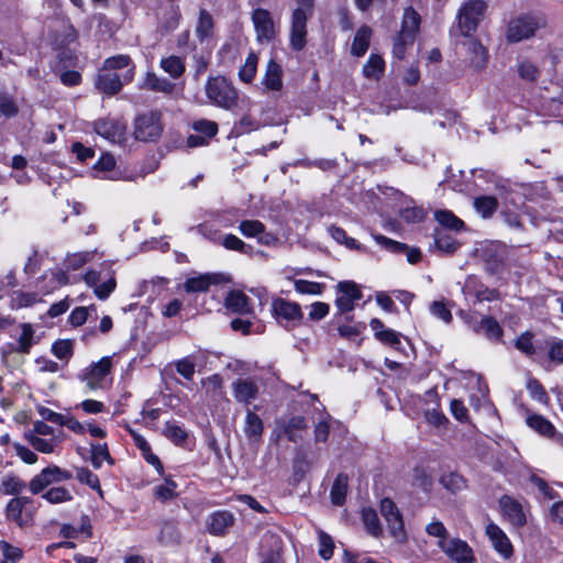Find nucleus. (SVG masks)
Instances as JSON below:
<instances>
[{
	"label": "nucleus",
	"instance_id": "obj_1",
	"mask_svg": "<svg viewBox=\"0 0 563 563\" xmlns=\"http://www.w3.org/2000/svg\"><path fill=\"white\" fill-rule=\"evenodd\" d=\"M487 3L482 0L465 1L456 13V24L451 27L452 36L472 35L483 20Z\"/></svg>",
	"mask_w": 563,
	"mask_h": 563
},
{
	"label": "nucleus",
	"instance_id": "obj_2",
	"mask_svg": "<svg viewBox=\"0 0 563 563\" xmlns=\"http://www.w3.org/2000/svg\"><path fill=\"white\" fill-rule=\"evenodd\" d=\"M316 0H296L291 12L289 43L295 51H301L306 45L307 22L313 14Z\"/></svg>",
	"mask_w": 563,
	"mask_h": 563
},
{
	"label": "nucleus",
	"instance_id": "obj_3",
	"mask_svg": "<svg viewBox=\"0 0 563 563\" xmlns=\"http://www.w3.org/2000/svg\"><path fill=\"white\" fill-rule=\"evenodd\" d=\"M206 96L210 103L230 110L238 104V91L223 76L210 77L205 86Z\"/></svg>",
	"mask_w": 563,
	"mask_h": 563
},
{
	"label": "nucleus",
	"instance_id": "obj_4",
	"mask_svg": "<svg viewBox=\"0 0 563 563\" xmlns=\"http://www.w3.org/2000/svg\"><path fill=\"white\" fill-rule=\"evenodd\" d=\"M545 25L547 22L542 16L522 14L508 22L505 36L509 43H519L533 37L537 31Z\"/></svg>",
	"mask_w": 563,
	"mask_h": 563
},
{
	"label": "nucleus",
	"instance_id": "obj_5",
	"mask_svg": "<svg viewBox=\"0 0 563 563\" xmlns=\"http://www.w3.org/2000/svg\"><path fill=\"white\" fill-rule=\"evenodd\" d=\"M476 300L473 303L471 327L477 332L485 334L487 338L493 333V319L488 316L493 299V291L488 288L477 289L475 292Z\"/></svg>",
	"mask_w": 563,
	"mask_h": 563
},
{
	"label": "nucleus",
	"instance_id": "obj_6",
	"mask_svg": "<svg viewBox=\"0 0 563 563\" xmlns=\"http://www.w3.org/2000/svg\"><path fill=\"white\" fill-rule=\"evenodd\" d=\"M161 121L162 114L157 111H151L137 117L134 123L135 139L144 142L156 141L163 132Z\"/></svg>",
	"mask_w": 563,
	"mask_h": 563
},
{
	"label": "nucleus",
	"instance_id": "obj_7",
	"mask_svg": "<svg viewBox=\"0 0 563 563\" xmlns=\"http://www.w3.org/2000/svg\"><path fill=\"white\" fill-rule=\"evenodd\" d=\"M379 510L387 523L390 536L399 543L407 540L404 519L400 510L390 498H384L380 501Z\"/></svg>",
	"mask_w": 563,
	"mask_h": 563
},
{
	"label": "nucleus",
	"instance_id": "obj_8",
	"mask_svg": "<svg viewBox=\"0 0 563 563\" xmlns=\"http://www.w3.org/2000/svg\"><path fill=\"white\" fill-rule=\"evenodd\" d=\"M73 477L71 473L67 470H63L57 465H51L41 471L35 475L29 483V488L32 494H40L47 486L68 481Z\"/></svg>",
	"mask_w": 563,
	"mask_h": 563
},
{
	"label": "nucleus",
	"instance_id": "obj_9",
	"mask_svg": "<svg viewBox=\"0 0 563 563\" xmlns=\"http://www.w3.org/2000/svg\"><path fill=\"white\" fill-rule=\"evenodd\" d=\"M251 20L255 30L256 41L261 44L272 42L277 34V26L272 13L263 8L253 10Z\"/></svg>",
	"mask_w": 563,
	"mask_h": 563
},
{
	"label": "nucleus",
	"instance_id": "obj_10",
	"mask_svg": "<svg viewBox=\"0 0 563 563\" xmlns=\"http://www.w3.org/2000/svg\"><path fill=\"white\" fill-rule=\"evenodd\" d=\"M499 512L504 520L514 527H523L527 523V514L522 504L511 496L499 499Z\"/></svg>",
	"mask_w": 563,
	"mask_h": 563
},
{
	"label": "nucleus",
	"instance_id": "obj_11",
	"mask_svg": "<svg viewBox=\"0 0 563 563\" xmlns=\"http://www.w3.org/2000/svg\"><path fill=\"white\" fill-rule=\"evenodd\" d=\"M438 547L455 563H471L473 561V551L463 540H438Z\"/></svg>",
	"mask_w": 563,
	"mask_h": 563
},
{
	"label": "nucleus",
	"instance_id": "obj_12",
	"mask_svg": "<svg viewBox=\"0 0 563 563\" xmlns=\"http://www.w3.org/2000/svg\"><path fill=\"white\" fill-rule=\"evenodd\" d=\"M230 282L231 278L227 274L208 273L188 278L184 284V288L187 292H203L207 291L211 285L225 284Z\"/></svg>",
	"mask_w": 563,
	"mask_h": 563
},
{
	"label": "nucleus",
	"instance_id": "obj_13",
	"mask_svg": "<svg viewBox=\"0 0 563 563\" xmlns=\"http://www.w3.org/2000/svg\"><path fill=\"white\" fill-rule=\"evenodd\" d=\"M126 126L115 119H99L95 122V131L111 143H122L125 140Z\"/></svg>",
	"mask_w": 563,
	"mask_h": 563
},
{
	"label": "nucleus",
	"instance_id": "obj_14",
	"mask_svg": "<svg viewBox=\"0 0 563 563\" xmlns=\"http://www.w3.org/2000/svg\"><path fill=\"white\" fill-rule=\"evenodd\" d=\"M123 76L115 71L106 70L101 67L95 79L96 88L104 95L113 96L118 93L123 86Z\"/></svg>",
	"mask_w": 563,
	"mask_h": 563
},
{
	"label": "nucleus",
	"instance_id": "obj_15",
	"mask_svg": "<svg viewBox=\"0 0 563 563\" xmlns=\"http://www.w3.org/2000/svg\"><path fill=\"white\" fill-rule=\"evenodd\" d=\"M272 310L279 322L295 323L302 319L300 306L283 298L273 301Z\"/></svg>",
	"mask_w": 563,
	"mask_h": 563
},
{
	"label": "nucleus",
	"instance_id": "obj_16",
	"mask_svg": "<svg viewBox=\"0 0 563 563\" xmlns=\"http://www.w3.org/2000/svg\"><path fill=\"white\" fill-rule=\"evenodd\" d=\"M234 398L239 402L250 404L258 395L257 384L249 378H239L232 384Z\"/></svg>",
	"mask_w": 563,
	"mask_h": 563
},
{
	"label": "nucleus",
	"instance_id": "obj_17",
	"mask_svg": "<svg viewBox=\"0 0 563 563\" xmlns=\"http://www.w3.org/2000/svg\"><path fill=\"white\" fill-rule=\"evenodd\" d=\"M110 369L111 358L108 356L102 357L97 363L91 364V366L86 372L87 386L90 389H96L99 387L100 383L110 373Z\"/></svg>",
	"mask_w": 563,
	"mask_h": 563
},
{
	"label": "nucleus",
	"instance_id": "obj_18",
	"mask_svg": "<svg viewBox=\"0 0 563 563\" xmlns=\"http://www.w3.org/2000/svg\"><path fill=\"white\" fill-rule=\"evenodd\" d=\"M420 14L413 8L408 7L404 11L401 29L399 33L405 34L409 42H415L420 29Z\"/></svg>",
	"mask_w": 563,
	"mask_h": 563
},
{
	"label": "nucleus",
	"instance_id": "obj_19",
	"mask_svg": "<svg viewBox=\"0 0 563 563\" xmlns=\"http://www.w3.org/2000/svg\"><path fill=\"white\" fill-rule=\"evenodd\" d=\"M106 70L115 71L119 69L126 68V71L122 74L124 81H131L134 77L135 66L132 63L129 55H115L107 58L102 66Z\"/></svg>",
	"mask_w": 563,
	"mask_h": 563
},
{
	"label": "nucleus",
	"instance_id": "obj_20",
	"mask_svg": "<svg viewBox=\"0 0 563 563\" xmlns=\"http://www.w3.org/2000/svg\"><path fill=\"white\" fill-rule=\"evenodd\" d=\"M375 241L394 253L406 252L409 263L415 264L420 261L421 252L419 249H408L406 244L388 239L384 235H374Z\"/></svg>",
	"mask_w": 563,
	"mask_h": 563
},
{
	"label": "nucleus",
	"instance_id": "obj_21",
	"mask_svg": "<svg viewBox=\"0 0 563 563\" xmlns=\"http://www.w3.org/2000/svg\"><path fill=\"white\" fill-rule=\"evenodd\" d=\"M234 517L229 511H216L207 520L208 530L216 536L223 534L233 525Z\"/></svg>",
	"mask_w": 563,
	"mask_h": 563
},
{
	"label": "nucleus",
	"instance_id": "obj_22",
	"mask_svg": "<svg viewBox=\"0 0 563 563\" xmlns=\"http://www.w3.org/2000/svg\"><path fill=\"white\" fill-rule=\"evenodd\" d=\"M225 307L235 313H250L251 300L244 292L240 290H232L225 298Z\"/></svg>",
	"mask_w": 563,
	"mask_h": 563
},
{
	"label": "nucleus",
	"instance_id": "obj_23",
	"mask_svg": "<svg viewBox=\"0 0 563 563\" xmlns=\"http://www.w3.org/2000/svg\"><path fill=\"white\" fill-rule=\"evenodd\" d=\"M264 426L258 415L247 409L243 431L251 441H257L263 434Z\"/></svg>",
	"mask_w": 563,
	"mask_h": 563
},
{
	"label": "nucleus",
	"instance_id": "obj_24",
	"mask_svg": "<svg viewBox=\"0 0 563 563\" xmlns=\"http://www.w3.org/2000/svg\"><path fill=\"white\" fill-rule=\"evenodd\" d=\"M175 85L165 78L158 77L156 74L148 71L145 75L141 88L163 93H172Z\"/></svg>",
	"mask_w": 563,
	"mask_h": 563
},
{
	"label": "nucleus",
	"instance_id": "obj_25",
	"mask_svg": "<svg viewBox=\"0 0 563 563\" xmlns=\"http://www.w3.org/2000/svg\"><path fill=\"white\" fill-rule=\"evenodd\" d=\"M434 219L438 221V223L446 229L454 232H461L465 229V223L463 220L457 218L452 211L450 210H438L434 212Z\"/></svg>",
	"mask_w": 563,
	"mask_h": 563
},
{
	"label": "nucleus",
	"instance_id": "obj_26",
	"mask_svg": "<svg viewBox=\"0 0 563 563\" xmlns=\"http://www.w3.org/2000/svg\"><path fill=\"white\" fill-rule=\"evenodd\" d=\"M371 36V27L367 25L361 26L355 33L351 47V53L357 57L363 56L368 49Z\"/></svg>",
	"mask_w": 563,
	"mask_h": 563
},
{
	"label": "nucleus",
	"instance_id": "obj_27",
	"mask_svg": "<svg viewBox=\"0 0 563 563\" xmlns=\"http://www.w3.org/2000/svg\"><path fill=\"white\" fill-rule=\"evenodd\" d=\"M526 422L531 429L543 437L550 438L555 433V427L543 416L530 413L527 416Z\"/></svg>",
	"mask_w": 563,
	"mask_h": 563
},
{
	"label": "nucleus",
	"instance_id": "obj_28",
	"mask_svg": "<svg viewBox=\"0 0 563 563\" xmlns=\"http://www.w3.org/2000/svg\"><path fill=\"white\" fill-rule=\"evenodd\" d=\"M518 76L528 82H534L540 76V69L530 58L519 57L517 62Z\"/></svg>",
	"mask_w": 563,
	"mask_h": 563
},
{
	"label": "nucleus",
	"instance_id": "obj_29",
	"mask_svg": "<svg viewBox=\"0 0 563 563\" xmlns=\"http://www.w3.org/2000/svg\"><path fill=\"white\" fill-rule=\"evenodd\" d=\"M26 440L38 452L44 454L53 453L56 446L62 442V437H35V435H25Z\"/></svg>",
	"mask_w": 563,
	"mask_h": 563
},
{
	"label": "nucleus",
	"instance_id": "obj_30",
	"mask_svg": "<svg viewBox=\"0 0 563 563\" xmlns=\"http://www.w3.org/2000/svg\"><path fill=\"white\" fill-rule=\"evenodd\" d=\"M308 426L305 417L295 416L288 419V421L284 426V433L291 442H297L301 439V434L299 432L307 430Z\"/></svg>",
	"mask_w": 563,
	"mask_h": 563
},
{
	"label": "nucleus",
	"instance_id": "obj_31",
	"mask_svg": "<svg viewBox=\"0 0 563 563\" xmlns=\"http://www.w3.org/2000/svg\"><path fill=\"white\" fill-rule=\"evenodd\" d=\"M495 551L505 560L509 561L514 555V545L506 533L495 525Z\"/></svg>",
	"mask_w": 563,
	"mask_h": 563
},
{
	"label": "nucleus",
	"instance_id": "obj_32",
	"mask_svg": "<svg viewBox=\"0 0 563 563\" xmlns=\"http://www.w3.org/2000/svg\"><path fill=\"white\" fill-rule=\"evenodd\" d=\"M25 483L14 474H8L2 477L0 493L4 495H19L25 488Z\"/></svg>",
	"mask_w": 563,
	"mask_h": 563
},
{
	"label": "nucleus",
	"instance_id": "obj_33",
	"mask_svg": "<svg viewBox=\"0 0 563 563\" xmlns=\"http://www.w3.org/2000/svg\"><path fill=\"white\" fill-rule=\"evenodd\" d=\"M264 82L271 90H279L282 88V68L274 60H269L267 64Z\"/></svg>",
	"mask_w": 563,
	"mask_h": 563
},
{
	"label": "nucleus",
	"instance_id": "obj_34",
	"mask_svg": "<svg viewBox=\"0 0 563 563\" xmlns=\"http://www.w3.org/2000/svg\"><path fill=\"white\" fill-rule=\"evenodd\" d=\"M347 492V476L339 474L331 488V500L335 506H341L345 501Z\"/></svg>",
	"mask_w": 563,
	"mask_h": 563
},
{
	"label": "nucleus",
	"instance_id": "obj_35",
	"mask_svg": "<svg viewBox=\"0 0 563 563\" xmlns=\"http://www.w3.org/2000/svg\"><path fill=\"white\" fill-rule=\"evenodd\" d=\"M20 328L21 333L18 338V347L15 351L27 354L34 343V329L30 323H22Z\"/></svg>",
	"mask_w": 563,
	"mask_h": 563
},
{
	"label": "nucleus",
	"instance_id": "obj_36",
	"mask_svg": "<svg viewBox=\"0 0 563 563\" xmlns=\"http://www.w3.org/2000/svg\"><path fill=\"white\" fill-rule=\"evenodd\" d=\"M362 520L369 534L373 537H379L383 532L376 511L372 508H365L362 510Z\"/></svg>",
	"mask_w": 563,
	"mask_h": 563
},
{
	"label": "nucleus",
	"instance_id": "obj_37",
	"mask_svg": "<svg viewBox=\"0 0 563 563\" xmlns=\"http://www.w3.org/2000/svg\"><path fill=\"white\" fill-rule=\"evenodd\" d=\"M384 67V59L378 55L372 54L363 66V74L366 78L378 79L383 74Z\"/></svg>",
	"mask_w": 563,
	"mask_h": 563
},
{
	"label": "nucleus",
	"instance_id": "obj_38",
	"mask_svg": "<svg viewBox=\"0 0 563 563\" xmlns=\"http://www.w3.org/2000/svg\"><path fill=\"white\" fill-rule=\"evenodd\" d=\"M471 62L476 69L483 68L489 58L488 49L476 41L470 42Z\"/></svg>",
	"mask_w": 563,
	"mask_h": 563
},
{
	"label": "nucleus",
	"instance_id": "obj_39",
	"mask_svg": "<svg viewBox=\"0 0 563 563\" xmlns=\"http://www.w3.org/2000/svg\"><path fill=\"white\" fill-rule=\"evenodd\" d=\"M434 244L437 249L446 254H453L460 246L459 242L451 235L442 231H437L434 234Z\"/></svg>",
	"mask_w": 563,
	"mask_h": 563
},
{
	"label": "nucleus",
	"instance_id": "obj_40",
	"mask_svg": "<svg viewBox=\"0 0 563 563\" xmlns=\"http://www.w3.org/2000/svg\"><path fill=\"white\" fill-rule=\"evenodd\" d=\"M161 67L174 78L180 77L185 71L183 59L174 55L163 58L161 60Z\"/></svg>",
	"mask_w": 563,
	"mask_h": 563
},
{
	"label": "nucleus",
	"instance_id": "obj_41",
	"mask_svg": "<svg viewBox=\"0 0 563 563\" xmlns=\"http://www.w3.org/2000/svg\"><path fill=\"white\" fill-rule=\"evenodd\" d=\"M49 504H62L73 499L71 493L65 487H52L42 495Z\"/></svg>",
	"mask_w": 563,
	"mask_h": 563
},
{
	"label": "nucleus",
	"instance_id": "obj_42",
	"mask_svg": "<svg viewBox=\"0 0 563 563\" xmlns=\"http://www.w3.org/2000/svg\"><path fill=\"white\" fill-rule=\"evenodd\" d=\"M93 252H79L67 255L65 266L67 269L77 271L86 263L92 261Z\"/></svg>",
	"mask_w": 563,
	"mask_h": 563
},
{
	"label": "nucleus",
	"instance_id": "obj_43",
	"mask_svg": "<svg viewBox=\"0 0 563 563\" xmlns=\"http://www.w3.org/2000/svg\"><path fill=\"white\" fill-rule=\"evenodd\" d=\"M107 461L113 463L107 444H92L91 445V464L95 468H100L102 463Z\"/></svg>",
	"mask_w": 563,
	"mask_h": 563
},
{
	"label": "nucleus",
	"instance_id": "obj_44",
	"mask_svg": "<svg viewBox=\"0 0 563 563\" xmlns=\"http://www.w3.org/2000/svg\"><path fill=\"white\" fill-rule=\"evenodd\" d=\"M441 485L451 493H456L465 487L463 477L456 473L443 474L440 478Z\"/></svg>",
	"mask_w": 563,
	"mask_h": 563
},
{
	"label": "nucleus",
	"instance_id": "obj_45",
	"mask_svg": "<svg viewBox=\"0 0 563 563\" xmlns=\"http://www.w3.org/2000/svg\"><path fill=\"white\" fill-rule=\"evenodd\" d=\"M177 484L172 479H166L163 484L154 487V495L157 499L166 501L177 496Z\"/></svg>",
	"mask_w": 563,
	"mask_h": 563
},
{
	"label": "nucleus",
	"instance_id": "obj_46",
	"mask_svg": "<svg viewBox=\"0 0 563 563\" xmlns=\"http://www.w3.org/2000/svg\"><path fill=\"white\" fill-rule=\"evenodd\" d=\"M257 60L258 58L254 53L249 54L244 65L239 71L241 80L244 82H251L253 80L256 74Z\"/></svg>",
	"mask_w": 563,
	"mask_h": 563
},
{
	"label": "nucleus",
	"instance_id": "obj_47",
	"mask_svg": "<svg viewBox=\"0 0 563 563\" xmlns=\"http://www.w3.org/2000/svg\"><path fill=\"white\" fill-rule=\"evenodd\" d=\"M239 230L246 238H255L264 233L265 225L258 220H245L240 223Z\"/></svg>",
	"mask_w": 563,
	"mask_h": 563
},
{
	"label": "nucleus",
	"instance_id": "obj_48",
	"mask_svg": "<svg viewBox=\"0 0 563 563\" xmlns=\"http://www.w3.org/2000/svg\"><path fill=\"white\" fill-rule=\"evenodd\" d=\"M213 29V20L212 16L205 10L200 11L199 21L196 29L197 35L200 40L209 37L211 35Z\"/></svg>",
	"mask_w": 563,
	"mask_h": 563
},
{
	"label": "nucleus",
	"instance_id": "obj_49",
	"mask_svg": "<svg viewBox=\"0 0 563 563\" xmlns=\"http://www.w3.org/2000/svg\"><path fill=\"white\" fill-rule=\"evenodd\" d=\"M192 129L205 136L207 140L218 133V124L214 121L200 119L192 123Z\"/></svg>",
	"mask_w": 563,
	"mask_h": 563
},
{
	"label": "nucleus",
	"instance_id": "obj_50",
	"mask_svg": "<svg viewBox=\"0 0 563 563\" xmlns=\"http://www.w3.org/2000/svg\"><path fill=\"white\" fill-rule=\"evenodd\" d=\"M527 389L530 396L541 404L548 405L549 397L543 388V386L534 378H530L527 382Z\"/></svg>",
	"mask_w": 563,
	"mask_h": 563
},
{
	"label": "nucleus",
	"instance_id": "obj_51",
	"mask_svg": "<svg viewBox=\"0 0 563 563\" xmlns=\"http://www.w3.org/2000/svg\"><path fill=\"white\" fill-rule=\"evenodd\" d=\"M476 212L483 218H489L493 213V197L479 196L474 199L473 203Z\"/></svg>",
	"mask_w": 563,
	"mask_h": 563
},
{
	"label": "nucleus",
	"instance_id": "obj_52",
	"mask_svg": "<svg viewBox=\"0 0 563 563\" xmlns=\"http://www.w3.org/2000/svg\"><path fill=\"white\" fill-rule=\"evenodd\" d=\"M25 435H37L44 438L51 437H62V432H56L51 426L46 424L43 421H35L32 430H30Z\"/></svg>",
	"mask_w": 563,
	"mask_h": 563
},
{
	"label": "nucleus",
	"instance_id": "obj_53",
	"mask_svg": "<svg viewBox=\"0 0 563 563\" xmlns=\"http://www.w3.org/2000/svg\"><path fill=\"white\" fill-rule=\"evenodd\" d=\"M295 289L300 294L320 295L323 290V285L316 282L298 279L295 282Z\"/></svg>",
	"mask_w": 563,
	"mask_h": 563
},
{
	"label": "nucleus",
	"instance_id": "obj_54",
	"mask_svg": "<svg viewBox=\"0 0 563 563\" xmlns=\"http://www.w3.org/2000/svg\"><path fill=\"white\" fill-rule=\"evenodd\" d=\"M115 167V159L110 154H102L99 161L96 164V168L103 170V172H111L112 174L109 176L111 179H118L120 178V175L118 172H114Z\"/></svg>",
	"mask_w": 563,
	"mask_h": 563
},
{
	"label": "nucleus",
	"instance_id": "obj_55",
	"mask_svg": "<svg viewBox=\"0 0 563 563\" xmlns=\"http://www.w3.org/2000/svg\"><path fill=\"white\" fill-rule=\"evenodd\" d=\"M333 540L324 532L319 533V554L323 560H330L333 554Z\"/></svg>",
	"mask_w": 563,
	"mask_h": 563
},
{
	"label": "nucleus",
	"instance_id": "obj_56",
	"mask_svg": "<svg viewBox=\"0 0 563 563\" xmlns=\"http://www.w3.org/2000/svg\"><path fill=\"white\" fill-rule=\"evenodd\" d=\"M53 354L59 360H66L73 354V342L70 340H60L53 344Z\"/></svg>",
	"mask_w": 563,
	"mask_h": 563
},
{
	"label": "nucleus",
	"instance_id": "obj_57",
	"mask_svg": "<svg viewBox=\"0 0 563 563\" xmlns=\"http://www.w3.org/2000/svg\"><path fill=\"white\" fill-rule=\"evenodd\" d=\"M115 287H117L115 278L113 275H111L108 279H106L102 283L100 282L99 285L96 286L95 295L99 299L104 300L112 294V291L115 289Z\"/></svg>",
	"mask_w": 563,
	"mask_h": 563
},
{
	"label": "nucleus",
	"instance_id": "obj_58",
	"mask_svg": "<svg viewBox=\"0 0 563 563\" xmlns=\"http://www.w3.org/2000/svg\"><path fill=\"white\" fill-rule=\"evenodd\" d=\"M0 554L5 561L16 563L22 558V550L5 541L0 542Z\"/></svg>",
	"mask_w": 563,
	"mask_h": 563
},
{
	"label": "nucleus",
	"instance_id": "obj_59",
	"mask_svg": "<svg viewBox=\"0 0 563 563\" xmlns=\"http://www.w3.org/2000/svg\"><path fill=\"white\" fill-rule=\"evenodd\" d=\"M23 507L15 498L9 500L5 507V515L10 520H13L19 526H22V511Z\"/></svg>",
	"mask_w": 563,
	"mask_h": 563
},
{
	"label": "nucleus",
	"instance_id": "obj_60",
	"mask_svg": "<svg viewBox=\"0 0 563 563\" xmlns=\"http://www.w3.org/2000/svg\"><path fill=\"white\" fill-rule=\"evenodd\" d=\"M77 479L86 485H88L89 487H91L92 489H97V490H100V482H99V478L96 474H93L91 471H89L88 468H79L77 471Z\"/></svg>",
	"mask_w": 563,
	"mask_h": 563
},
{
	"label": "nucleus",
	"instance_id": "obj_61",
	"mask_svg": "<svg viewBox=\"0 0 563 563\" xmlns=\"http://www.w3.org/2000/svg\"><path fill=\"white\" fill-rule=\"evenodd\" d=\"M533 334L531 332L522 333L516 340V347L527 355H532L536 352L534 345L532 343Z\"/></svg>",
	"mask_w": 563,
	"mask_h": 563
},
{
	"label": "nucleus",
	"instance_id": "obj_62",
	"mask_svg": "<svg viewBox=\"0 0 563 563\" xmlns=\"http://www.w3.org/2000/svg\"><path fill=\"white\" fill-rule=\"evenodd\" d=\"M164 434L176 444L184 442L187 437V433L179 426L172 422L166 423Z\"/></svg>",
	"mask_w": 563,
	"mask_h": 563
},
{
	"label": "nucleus",
	"instance_id": "obj_63",
	"mask_svg": "<svg viewBox=\"0 0 563 563\" xmlns=\"http://www.w3.org/2000/svg\"><path fill=\"white\" fill-rule=\"evenodd\" d=\"M400 217L407 222L416 223L422 221L426 217V213L422 208L409 207L400 211Z\"/></svg>",
	"mask_w": 563,
	"mask_h": 563
},
{
	"label": "nucleus",
	"instance_id": "obj_64",
	"mask_svg": "<svg viewBox=\"0 0 563 563\" xmlns=\"http://www.w3.org/2000/svg\"><path fill=\"white\" fill-rule=\"evenodd\" d=\"M549 357L556 363H563V341L553 340L549 342Z\"/></svg>",
	"mask_w": 563,
	"mask_h": 563
}]
</instances>
